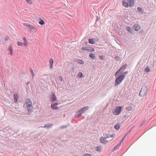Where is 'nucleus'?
Masks as SVG:
<instances>
[{
	"label": "nucleus",
	"mask_w": 156,
	"mask_h": 156,
	"mask_svg": "<svg viewBox=\"0 0 156 156\" xmlns=\"http://www.w3.org/2000/svg\"><path fill=\"white\" fill-rule=\"evenodd\" d=\"M149 91V89L148 87L144 86H143L142 87L139 95L141 97L146 96L147 95V92Z\"/></svg>",
	"instance_id": "f257e3e1"
},
{
	"label": "nucleus",
	"mask_w": 156,
	"mask_h": 156,
	"mask_svg": "<svg viewBox=\"0 0 156 156\" xmlns=\"http://www.w3.org/2000/svg\"><path fill=\"white\" fill-rule=\"evenodd\" d=\"M122 4L126 8H127L128 6L132 7L134 5V0H122Z\"/></svg>",
	"instance_id": "f03ea898"
},
{
	"label": "nucleus",
	"mask_w": 156,
	"mask_h": 156,
	"mask_svg": "<svg viewBox=\"0 0 156 156\" xmlns=\"http://www.w3.org/2000/svg\"><path fill=\"white\" fill-rule=\"evenodd\" d=\"M125 76L124 75L119 73V75L115 79L114 84L115 86L116 87L121 83L125 79Z\"/></svg>",
	"instance_id": "7ed1b4c3"
},
{
	"label": "nucleus",
	"mask_w": 156,
	"mask_h": 156,
	"mask_svg": "<svg viewBox=\"0 0 156 156\" xmlns=\"http://www.w3.org/2000/svg\"><path fill=\"white\" fill-rule=\"evenodd\" d=\"M122 107L121 106H118L115 108H113L112 112L114 115H118L122 111Z\"/></svg>",
	"instance_id": "20e7f679"
},
{
	"label": "nucleus",
	"mask_w": 156,
	"mask_h": 156,
	"mask_svg": "<svg viewBox=\"0 0 156 156\" xmlns=\"http://www.w3.org/2000/svg\"><path fill=\"white\" fill-rule=\"evenodd\" d=\"M81 49L83 51L86 50L88 51L91 52H93L95 50L92 47L89 46L82 47Z\"/></svg>",
	"instance_id": "39448f33"
},
{
	"label": "nucleus",
	"mask_w": 156,
	"mask_h": 156,
	"mask_svg": "<svg viewBox=\"0 0 156 156\" xmlns=\"http://www.w3.org/2000/svg\"><path fill=\"white\" fill-rule=\"evenodd\" d=\"M32 103L30 98L27 99L26 100V105L27 106V108L29 107L32 106Z\"/></svg>",
	"instance_id": "423d86ee"
},
{
	"label": "nucleus",
	"mask_w": 156,
	"mask_h": 156,
	"mask_svg": "<svg viewBox=\"0 0 156 156\" xmlns=\"http://www.w3.org/2000/svg\"><path fill=\"white\" fill-rule=\"evenodd\" d=\"M58 104V103L56 102L51 104V108L53 110L58 109V108L57 106Z\"/></svg>",
	"instance_id": "0eeeda50"
},
{
	"label": "nucleus",
	"mask_w": 156,
	"mask_h": 156,
	"mask_svg": "<svg viewBox=\"0 0 156 156\" xmlns=\"http://www.w3.org/2000/svg\"><path fill=\"white\" fill-rule=\"evenodd\" d=\"M51 102H53L56 100V98L54 93H52L51 94Z\"/></svg>",
	"instance_id": "6e6552de"
},
{
	"label": "nucleus",
	"mask_w": 156,
	"mask_h": 156,
	"mask_svg": "<svg viewBox=\"0 0 156 156\" xmlns=\"http://www.w3.org/2000/svg\"><path fill=\"white\" fill-rule=\"evenodd\" d=\"M83 113L82 110L81 109H80L76 112L75 117H80Z\"/></svg>",
	"instance_id": "1a4fd4ad"
},
{
	"label": "nucleus",
	"mask_w": 156,
	"mask_h": 156,
	"mask_svg": "<svg viewBox=\"0 0 156 156\" xmlns=\"http://www.w3.org/2000/svg\"><path fill=\"white\" fill-rule=\"evenodd\" d=\"M127 66L126 64H125L124 65L122 66L120 68L121 70V72L120 74H122V73L126 69Z\"/></svg>",
	"instance_id": "9d476101"
},
{
	"label": "nucleus",
	"mask_w": 156,
	"mask_h": 156,
	"mask_svg": "<svg viewBox=\"0 0 156 156\" xmlns=\"http://www.w3.org/2000/svg\"><path fill=\"white\" fill-rule=\"evenodd\" d=\"M133 27L134 30L136 31H138L140 28V25L137 24H134L133 26Z\"/></svg>",
	"instance_id": "9b49d317"
},
{
	"label": "nucleus",
	"mask_w": 156,
	"mask_h": 156,
	"mask_svg": "<svg viewBox=\"0 0 156 156\" xmlns=\"http://www.w3.org/2000/svg\"><path fill=\"white\" fill-rule=\"evenodd\" d=\"M8 50L9 51V54L11 55H12L13 54V47L12 45H11L9 47Z\"/></svg>",
	"instance_id": "f8f14e48"
},
{
	"label": "nucleus",
	"mask_w": 156,
	"mask_h": 156,
	"mask_svg": "<svg viewBox=\"0 0 156 156\" xmlns=\"http://www.w3.org/2000/svg\"><path fill=\"white\" fill-rule=\"evenodd\" d=\"M115 136V135L114 134H107L105 135V138H108L111 137L112 138L114 137Z\"/></svg>",
	"instance_id": "ddd939ff"
},
{
	"label": "nucleus",
	"mask_w": 156,
	"mask_h": 156,
	"mask_svg": "<svg viewBox=\"0 0 156 156\" xmlns=\"http://www.w3.org/2000/svg\"><path fill=\"white\" fill-rule=\"evenodd\" d=\"M100 140L101 142L103 144H105L106 142H107L105 139L103 137H101Z\"/></svg>",
	"instance_id": "4468645a"
},
{
	"label": "nucleus",
	"mask_w": 156,
	"mask_h": 156,
	"mask_svg": "<svg viewBox=\"0 0 156 156\" xmlns=\"http://www.w3.org/2000/svg\"><path fill=\"white\" fill-rule=\"evenodd\" d=\"M95 39L93 38H89L88 40V43L90 44H94L95 43Z\"/></svg>",
	"instance_id": "2eb2a0df"
},
{
	"label": "nucleus",
	"mask_w": 156,
	"mask_h": 156,
	"mask_svg": "<svg viewBox=\"0 0 156 156\" xmlns=\"http://www.w3.org/2000/svg\"><path fill=\"white\" fill-rule=\"evenodd\" d=\"M14 101L15 103H17L18 99V96L17 94H14L13 95Z\"/></svg>",
	"instance_id": "dca6fc26"
},
{
	"label": "nucleus",
	"mask_w": 156,
	"mask_h": 156,
	"mask_svg": "<svg viewBox=\"0 0 156 156\" xmlns=\"http://www.w3.org/2000/svg\"><path fill=\"white\" fill-rule=\"evenodd\" d=\"M137 10L141 13H143L144 10V9L141 7H138Z\"/></svg>",
	"instance_id": "f3484780"
},
{
	"label": "nucleus",
	"mask_w": 156,
	"mask_h": 156,
	"mask_svg": "<svg viewBox=\"0 0 156 156\" xmlns=\"http://www.w3.org/2000/svg\"><path fill=\"white\" fill-rule=\"evenodd\" d=\"M81 109L82 110L83 112V113L88 109L89 107L88 106L82 108Z\"/></svg>",
	"instance_id": "a211bd4d"
},
{
	"label": "nucleus",
	"mask_w": 156,
	"mask_h": 156,
	"mask_svg": "<svg viewBox=\"0 0 156 156\" xmlns=\"http://www.w3.org/2000/svg\"><path fill=\"white\" fill-rule=\"evenodd\" d=\"M23 39L24 42L23 44H24L25 46H27L28 44V43H27V40L26 38L25 37H23Z\"/></svg>",
	"instance_id": "6ab92c4d"
},
{
	"label": "nucleus",
	"mask_w": 156,
	"mask_h": 156,
	"mask_svg": "<svg viewBox=\"0 0 156 156\" xmlns=\"http://www.w3.org/2000/svg\"><path fill=\"white\" fill-rule=\"evenodd\" d=\"M27 109L28 110V112L29 113L31 112H32V111L33 109V107L31 106V107H27Z\"/></svg>",
	"instance_id": "aec40b11"
},
{
	"label": "nucleus",
	"mask_w": 156,
	"mask_h": 156,
	"mask_svg": "<svg viewBox=\"0 0 156 156\" xmlns=\"http://www.w3.org/2000/svg\"><path fill=\"white\" fill-rule=\"evenodd\" d=\"M126 28L128 31L130 33H132L133 32L131 28L129 26H126Z\"/></svg>",
	"instance_id": "412c9836"
},
{
	"label": "nucleus",
	"mask_w": 156,
	"mask_h": 156,
	"mask_svg": "<svg viewBox=\"0 0 156 156\" xmlns=\"http://www.w3.org/2000/svg\"><path fill=\"white\" fill-rule=\"evenodd\" d=\"M30 73L32 75V79H33L34 77V71H33V69H32V68H30Z\"/></svg>",
	"instance_id": "4be33fe9"
},
{
	"label": "nucleus",
	"mask_w": 156,
	"mask_h": 156,
	"mask_svg": "<svg viewBox=\"0 0 156 156\" xmlns=\"http://www.w3.org/2000/svg\"><path fill=\"white\" fill-rule=\"evenodd\" d=\"M53 124H47L44 125L43 127L44 128H51L52 127Z\"/></svg>",
	"instance_id": "5701e85b"
},
{
	"label": "nucleus",
	"mask_w": 156,
	"mask_h": 156,
	"mask_svg": "<svg viewBox=\"0 0 156 156\" xmlns=\"http://www.w3.org/2000/svg\"><path fill=\"white\" fill-rule=\"evenodd\" d=\"M76 61L77 63L80 64H83L84 63V61L81 59H78Z\"/></svg>",
	"instance_id": "b1692460"
},
{
	"label": "nucleus",
	"mask_w": 156,
	"mask_h": 156,
	"mask_svg": "<svg viewBox=\"0 0 156 156\" xmlns=\"http://www.w3.org/2000/svg\"><path fill=\"white\" fill-rule=\"evenodd\" d=\"M30 30H33L35 32L36 31V28L34 26L31 25L30 28H29Z\"/></svg>",
	"instance_id": "393cba45"
},
{
	"label": "nucleus",
	"mask_w": 156,
	"mask_h": 156,
	"mask_svg": "<svg viewBox=\"0 0 156 156\" xmlns=\"http://www.w3.org/2000/svg\"><path fill=\"white\" fill-rule=\"evenodd\" d=\"M120 127V126L118 124H116L114 126V128L116 130H119Z\"/></svg>",
	"instance_id": "a878e982"
},
{
	"label": "nucleus",
	"mask_w": 156,
	"mask_h": 156,
	"mask_svg": "<svg viewBox=\"0 0 156 156\" xmlns=\"http://www.w3.org/2000/svg\"><path fill=\"white\" fill-rule=\"evenodd\" d=\"M89 56L92 59H94L95 58V55L92 53H91L89 54Z\"/></svg>",
	"instance_id": "bb28decb"
},
{
	"label": "nucleus",
	"mask_w": 156,
	"mask_h": 156,
	"mask_svg": "<svg viewBox=\"0 0 156 156\" xmlns=\"http://www.w3.org/2000/svg\"><path fill=\"white\" fill-rule=\"evenodd\" d=\"M39 23L41 25H44L45 23L44 21L42 19H41L39 22Z\"/></svg>",
	"instance_id": "cd10ccee"
},
{
	"label": "nucleus",
	"mask_w": 156,
	"mask_h": 156,
	"mask_svg": "<svg viewBox=\"0 0 156 156\" xmlns=\"http://www.w3.org/2000/svg\"><path fill=\"white\" fill-rule=\"evenodd\" d=\"M150 71V68L148 66H147V67L145 69V71L146 73H148Z\"/></svg>",
	"instance_id": "c85d7f7f"
},
{
	"label": "nucleus",
	"mask_w": 156,
	"mask_h": 156,
	"mask_svg": "<svg viewBox=\"0 0 156 156\" xmlns=\"http://www.w3.org/2000/svg\"><path fill=\"white\" fill-rule=\"evenodd\" d=\"M83 76H83L82 73L81 72H80L79 74L77 75V77L79 78H82L83 77Z\"/></svg>",
	"instance_id": "c756f323"
},
{
	"label": "nucleus",
	"mask_w": 156,
	"mask_h": 156,
	"mask_svg": "<svg viewBox=\"0 0 156 156\" xmlns=\"http://www.w3.org/2000/svg\"><path fill=\"white\" fill-rule=\"evenodd\" d=\"M120 72H121V70H120V69H119L116 72V73H115V76L116 77L117 76H118V75H119V73Z\"/></svg>",
	"instance_id": "7c9ffc66"
},
{
	"label": "nucleus",
	"mask_w": 156,
	"mask_h": 156,
	"mask_svg": "<svg viewBox=\"0 0 156 156\" xmlns=\"http://www.w3.org/2000/svg\"><path fill=\"white\" fill-rule=\"evenodd\" d=\"M126 109L128 111H131L133 109V107L132 106H130L127 107L126 108Z\"/></svg>",
	"instance_id": "2f4dec72"
},
{
	"label": "nucleus",
	"mask_w": 156,
	"mask_h": 156,
	"mask_svg": "<svg viewBox=\"0 0 156 156\" xmlns=\"http://www.w3.org/2000/svg\"><path fill=\"white\" fill-rule=\"evenodd\" d=\"M17 44L18 46H22L23 44V43H21L19 41H18L17 42Z\"/></svg>",
	"instance_id": "473e14b6"
},
{
	"label": "nucleus",
	"mask_w": 156,
	"mask_h": 156,
	"mask_svg": "<svg viewBox=\"0 0 156 156\" xmlns=\"http://www.w3.org/2000/svg\"><path fill=\"white\" fill-rule=\"evenodd\" d=\"M49 63L50 64V65H53V63H54V61L53 60L52 58H51L50 59L49 61Z\"/></svg>",
	"instance_id": "72a5a7b5"
},
{
	"label": "nucleus",
	"mask_w": 156,
	"mask_h": 156,
	"mask_svg": "<svg viewBox=\"0 0 156 156\" xmlns=\"http://www.w3.org/2000/svg\"><path fill=\"white\" fill-rule=\"evenodd\" d=\"M149 67H150L151 69H153L154 68V65L152 63H150L149 66V64L147 65Z\"/></svg>",
	"instance_id": "f704fd0d"
},
{
	"label": "nucleus",
	"mask_w": 156,
	"mask_h": 156,
	"mask_svg": "<svg viewBox=\"0 0 156 156\" xmlns=\"http://www.w3.org/2000/svg\"><path fill=\"white\" fill-rule=\"evenodd\" d=\"M26 2L29 4H31L33 3L32 2L31 0H26Z\"/></svg>",
	"instance_id": "c9c22d12"
},
{
	"label": "nucleus",
	"mask_w": 156,
	"mask_h": 156,
	"mask_svg": "<svg viewBox=\"0 0 156 156\" xmlns=\"http://www.w3.org/2000/svg\"><path fill=\"white\" fill-rule=\"evenodd\" d=\"M68 126V125H63L60 126V128L62 129H64Z\"/></svg>",
	"instance_id": "e433bc0d"
},
{
	"label": "nucleus",
	"mask_w": 156,
	"mask_h": 156,
	"mask_svg": "<svg viewBox=\"0 0 156 156\" xmlns=\"http://www.w3.org/2000/svg\"><path fill=\"white\" fill-rule=\"evenodd\" d=\"M101 147L100 146H97L96 147V150L97 151H100Z\"/></svg>",
	"instance_id": "4c0bfd02"
},
{
	"label": "nucleus",
	"mask_w": 156,
	"mask_h": 156,
	"mask_svg": "<svg viewBox=\"0 0 156 156\" xmlns=\"http://www.w3.org/2000/svg\"><path fill=\"white\" fill-rule=\"evenodd\" d=\"M24 26L29 27V28H30V26H31V25H30L28 23L24 24Z\"/></svg>",
	"instance_id": "58836bf2"
},
{
	"label": "nucleus",
	"mask_w": 156,
	"mask_h": 156,
	"mask_svg": "<svg viewBox=\"0 0 156 156\" xmlns=\"http://www.w3.org/2000/svg\"><path fill=\"white\" fill-rule=\"evenodd\" d=\"M120 58L118 56H116L115 57V59H116L117 60L119 61L120 60Z\"/></svg>",
	"instance_id": "ea45409f"
},
{
	"label": "nucleus",
	"mask_w": 156,
	"mask_h": 156,
	"mask_svg": "<svg viewBox=\"0 0 156 156\" xmlns=\"http://www.w3.org/2000/svg\"><path fill=\"white\" fill-rule=\"evenodd\" d=\"M9 39V36H7L5 37V41H7Z\"/></svg>",
	"instance_id": "a19ab883"
},
{
	"label": "nucleus",
	"mask_w": 156,
	"mask_h": 156,
	"mask_svg": "<svg viewBox=\"0 0 156 156\" xmlns=\"http://www.w3.org/2000/svg\"><path fill=\"white\" fill-rule=\"evenodd\" d=\"M83 156H91V155L88 154H83Z\"/></svg>",
	"instance_id": "79ce46f5"
},
{
	"label": "nucleus",
	"mask_w": 156,
	"mask_h": 156,
	"mask_svg": "<svg viewBox=\"0 0 156 156\" xmlns=\"http://www.w3.org/2000/svg\"><path fill=\"white\" fill-rule=\"evenodd\" d=\"M50 68L51 69H53V65H50Z\"/></svg>",
	"instance_id": "37998d69"
},
{
	"label": "nucleus",
	"mask_w": 156,
	"mask_h": 156,
	"mask_svg": "<svg viewBox=\"0 0 156 156\" xmlns=\"http://www.w3.org/2000/svg\"><path fill=\"white\" fill-rule=\"evenodd\" d=\"M128 73V72L127 71H126L124 72H123L122 73V74L125 75H126Z\"/></svg>",
	"instance_id": "c03bdc74"
},
{
	"label": "nucleus",
	"mask_w": 156,
	"mask_h": 156,
	"mask_svg": "<svg viewBox=\"0 0 156 156\" xmlns=\"http://www.w3.org/2000/svg\"><path fill=\"white\" fill-rule=\"evenodd\" d=\"M100 58L101 59H104V57L102 55H101L100 56Z\"/></svg>",
	"instance_id": "a18cd8bd"
},
{
	"label": "nucleus",
	"mask_w": 156,
	"mask_h": 156,
	"mask_svg": "<svg viewBox=\"0 0 156 156\" xmlns=\"http://www.w3.org/2000/svg\"><path fill=\"white\" fill-rule=\"evenodd\" d=\"M125 136H124V137L122 138V140H121L120 142V143H119V145H120V144H121V143L123 141V140H124V138H125Z\"/></svg>",
	"instance_id": "49530a36"
},
{
	"label": "nucleus",
	"mask_w": 156,
	"mask_h": 156,
	"mask_svg": "<svg viewBox=\"0 0 156 156\" xmlns=\"http://www.w3.org/2000/svg\"><path fill=\"white\" fill-rule=\"evenodd\" d=\"M59 80L61 81H62L63 80V78L61 76L59 77Z\"/></svg>",
	"instance_id": "de8ad7c7"
},
{
	"label": "nucleus",
	"mask_w": 156,
	"mask_h": 156,
	"mask_svg": "<svg viewBox=\"0 0 156 156\" xmlns=\"http://www.w3.org/2000/svg\"><path fill=\"white\" fill-rule=\"evenodd\" d=\"M117 149V147H115L113 151L116 150Z\"/></svg>",
	"instance_id": "09e8293b"
},
{
	"label": "nucleus",
	"mask_w": 156,
	"mask_h": 156,
	"mask_svg": "<svg viewBox=\"0 0 156 156\" xmlns=\"http://www.w3.org/2000/svg\"><path fill=\"white\" fill-rule=\"evenodd\" d=\"M119 147V144H118L117 145H116V146H115V147H117V148H118V147Z\"/></svg>",
	"instance_id": "8fccbe9b"
},
{
	"label": "nucleus",
	"mask_w": 156,
	"mask_h": 156,
	"mask_svg": "<svg viewBox=\"0 0 156 156\" xmlns=\"http://www.w3.org/2000/svg\"><path fill=\"white\" fill-rule=\"evenodd\" d=\"M119 147V144H118L117 145H116V146H115V147H117V148H118V147Z\"/></svg>",
	"instance_id": "3c124183"
},
{
	"label": "nucleus",
	"mask_w": 156,
	"mask_h": 156,
	"mask_svg": "<svg viewBox=\"0 0 156 156\" xmlns=\"http://www.w3.org/2000/svg\"><path fill=\"white\" fill-rule=\"evenodd\" d=\"M72 69L73 71L74 70V67H72V69Z\"/></svg>",
	"instance_id": "603ef678"
},
{
	"label": "nucleus",
	"mask_w": 156,
	"mask_h": 156,
	"mask_svg": "<svg viewBox=\"0 0 156 156\" xmlns=\"http://www.w3.org/2000/svg\"><path fill=\"white\" fill-rule=\"evenodd\" d=\"M29 83V82H28L26 84V85H28Z\"/></svg>",
	"instance_id": "864d4df0"
},
{
	"label": "nucleus",
	"mask_w": 156,
	"mask_h": 156,
	"mask_svg": "<svg viewBox=\"0 0 156 156\" xmlns=\"http://www.w3.org/2000/svg\"><path fill=\"white\" fill-rule=\"evenodd\" d=\"M144 123V122L143 121L141 123L142 125H143Z\"/></svg>",
	"instance_id": "5fc2aeb1"
},
{
	"label": "nucleus",
	"mask_w": 156,
	"mask_h": 156,
	"mask_svg": "<svg viewBox=\"0 0 156 156\" xmlns=\"http://www.w3.org/2000/svg\"><path fill=\"white\" fill-rule=\"evenodd\" d=\"M85 43L86 44H87V42H86Z\"/></svg>",
	"instance_id": "6e6d98bb"
},
{
	"label": "nucleus",
	"mask_w": 156,
	"mask_h": 156,
	"mask_svg": "<svg viewBox=\"0 0 156 156\" xmlns=\"http://www.w3.org/2000/svg\"><path fill=\"white\" fill-rule=\"evenodd\" d=\"M118 144H119V146L120 145H119V143Z\"/></svg>",
	"instance_id": "4d7b16f0"
},
{
	"label": "nucleus",
	"mask_w": 156,
	"mask_h": 156,
	"mask_svg": "<svg viewBox=\"0 0 156 156\" xmlns=\"http://www.w3.org/2000/svg\"><path fill=\"white\" fill-rule=\"evenodd\" d=\"M98 20V18H97V19H96V20Z\"/></svg>",
	"instance_id": "13d9d810"
},
{
	"label": "nucleus",
	"mask_w": 156,
	"mask_h": 156,
	"mask_svg": "<svg viewBox=\"0 0 156 156\" xmlns=\"http://www.w3.org/2000/svg\"><path fill=\"white\" fill-rule=\"evenodd\" d=\"M112 139H113V138H112V139H111L110 140H112Z\"/></svg>",
	"instance_id": "bf43d9fd"
}]
</instances>
